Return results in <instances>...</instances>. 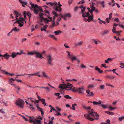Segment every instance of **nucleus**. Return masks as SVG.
<instances>
[{"mask_svg":"<svg viewBox=\"0 0 124 124\" xmlns=\"http://www.w3.org/2000/svg\"><path fill=\"white\" fill-rule=\"evenodd\" d=\"M114 20L117 22H119V19L118 18H115V19H114Z\"/></svg>","mask_w":124,"mask_h":124,"instance_id":"nucleus-64","label":"nucleus"},{"mask_svg":"<svg viewBox=\"0 0 124 124\" xmlns=\"http://www.w3.org/2000/svg\"><path fill=\"white\" fill-rule=\"evenodd\" d=\"M56 108L59 111H61V109L60 108H59L58 107H56Z\"/></svg>","mask_w":124,"mask_h":124,"instance_id":"nucleus-63","label":"nucleus"},{"mask_svg":"<svg viewBox=\"0 0 124 124\" xmlns=\"http://www.w3.org/2000/svg\"><path fill=\"white\" fill-rule=\"evenodd\" d=\"M22 0H19V1H20L21 3H24L25 5L26 6H27V5L26 2H24L22 1Z\"/></svg>","mask_w":124,"mask_h":124,"instance_id":"nucleus-52","label":"nucleus"},{"mask_svg":"<svg viewBox=\"0 0 124 124\" xmlns=\"http://www.w3.org/2000/svg\"><path fill=\"white\" fill-rule=\"evenodd\" d=\"M53 14L54 15L55 17H57L58 16V15L57 13L54 11H53L52 12Z\"/></svg>","mask_w":124,"mask_h":124,"instance_id":"nucleus-42","label":"nucleus"},{"mask_svg":"<svg viewBox=\"0 0 124 124\" xmlns=\"http://www.w3.org/2000/svg\"><path fill=\"white\" fill-rule=\"evenodd\" d=\"M17 21L14 23V24L17 23H19V21H24V19L22 18H19L18 19L16 20Z\"/></svg>","mask_w":124,"mask_h":124,"instance_id":"nucleus-24","label":"nucleus"},{"mask_svg":"<svg viewBox=\"0 0 124 124\" xmlns=\"http://www.w3.org/2000/svg\"><path fill=\"white\" fill-rule=\"evenodd\" d=\"M71 59V60L73 62L74 60H77V59L76 58V57L74 56H73Z\"/></svg>","mask_w":124,"mask_h":124,"instance_id":"nucleus-46","label":"nucleus"},{"mask_svg":"<svg viewBox=\"0 0 124 124\" xmlns=\"http://www.w3.org/2000/svg\"><path fill=\"white\" fill-rule=\"evenodd\" d=\"M120 67L122 68H124V63H120Z\"/></svg>","mask_w":124,"mask_h":124,"instance_id":"nucleus-41","label":"nucleus"},{"mask_svg":"<svg viewBox=\"0 0 124 124\" xmlns=\"http://www.w3.org/2000/svg\"><path fill=\"white\" fill-rule=\"evenodd\" d=\"M88 112L89 114H85L84 115V117L86 118L91 121H93L95 120H98V118L97 117L95 118H93L91 117H94L95 116L93 112V109L89 110Z\"/></svg>","mask_w":124,"mask_h":124,"instance_id":"nucleus-1","label":"nucleus"},{"mask_svg":"<svg viewBox=\"0 0 124 124\" xmlns=\"http://www.w3.org/2000/svg\"><path fill=\"white\" fill-rule=\"evenodd\" d=\"M60 16L62 17H71V16L70 13H68L67 14H65L64 15H62L61 14L60 15Z\"/></svg>","mask_w":124,"mask_h":124,"instance_id":"nucleus-17","label":"nucleus"},{"mask_svg":"<svg viewBox=\"0 0 124 124\" xmlns=\"http://www.w3.org/2000/svg\"><path fill=\"white\" fill-rule=\"evenodd\" d=\"M48 37H51L54 38V39L55 40L57 39V38L55 37V36L54 35H50L48 36Z\"/></svg>","mask_w":124,"mask_h":124,"instance_id":"nucleus-39","label":"nucleus"},{"mask_svg":"<svg viewBox=\"0 0 124 124\" xmlns=\"http://www.w3.org/2000/svg\"><path fill=\"white\" fill-rule=\"evenodd\" d=\"M83 107L86 109H91L90 107H86L85 106L83 105Z\"/></svg>","mask_w":124,"mask_h":124,"instance_id":"nucleus-43","label":"nucleus"},{"mask_svg":"<svg viewBox=\"0 0 124 124\" xmlns=\"http://www.w3.org/2000/svg\"><path fill=\"white\" fill-rule=\"evenodd\" d=\"M105 77L106 78H109L110 79H113L115 78L114 76H106Z\"/></svg>","mask_w":124,"mask_h":124,"instance_id":"nucleus-30","label":"nucleus"},{"mask_svg":"<svg viewBox=\"0 0 124 124\" xmlns=\"http://www.w3.org/2000/svg\"><path fill=\"white\" fill-rule=\"evenodd\" d=\"M27 12L25 11H24L23 13V16H24V17L25 18L26 17V16L27 15Z\"/></svg>","mask_w":124,"mask_h":124,"instance_id":"nucleus-59","label":"nucleus"},{"mask_svg":"<svg viewBox=\"0 0 124 124\" xmlns=\"http://www.w3.org/2000/svg\"><path fill=\"white\" fill-rule=\"evenodd\" d=\"M46 59L48 64L50 66L53 65L52 61L53 60L52 58L50 55H48L46 56Z\"/></svg>","mask_w":124,"mask_h":124,"instance_id":"nucleus-8","label":"nucleus"},{"mask_svg":"<svg viewBox=\"0 0 124 124\" xmlns=\"http://www.w3.org/2000/svg\"><path fill=\"white\" fill-rule=\"evenodd\" d=\"M95 70H98L100 73H102L103 72V71L100 70L97 66H96L95 67Z\"/></svg>","mask_w":124,"mask_h":124,"instance_id":"nucleus-25","label":"nucleus"},{"mask_svg":"<svg viewBox=\"0 0 124 124\" xmlns=\"http://www.w3.org/2000/svg\"><path fill=\"white\" fill-rule=\"evenodd\" d=\"M29 118V120L30 123L33 122L34 124H41V121L39 120L35 119L34 117L28 116Z\"/></svg>","mask_w":124,"mask_h":124,"instance_id":"nucleus-5","label":"nucleus"},{"mask_svg":"<svg viewBox=\"0 0 124 124\" xmlns=\"http://www.w3.org/2000/svg\"><path fill=\"white\" fill-rule=\"evenodd\" d=\"M85 1L84 0H82L81 1H80L78 3V4H82L85 3Z\"/></svg>","mask_w":124,"mask_h":124,"instance_id":"nucleus-53","label":"nucleus"},{"mask_svg":"<svg viewBox=\"0 0 124 124\" xmlns=\"http://www.w3.org/2000/svg\"><path fill=\"white\" fill-rule=\"evenodd\" d=\"M15 81V79H14L12 78H11L9 80V83L11 85H13V86H15V84H13V81Z\"/></svg>","mask_w":124,"mask_h":124,"instance_id":"nucleus-19","label":"nucleus"},{"mask_svg":"<svg viewBox=\"0 0 124 124\" xmlns=\"http://www.w3.org/2000/svg\"><path fill=\"white\" fill-rule=\"evenodd\" d=\"M112 13H111L109 15V19H110L111 18H112Z\"/></svg>","mask_w":124,"mask_h":124,"instance_id":"nucleus-62","label":"nucleus"},{"mask_svg":"<svg viewBox=\"0 0 124 124\" xmlns=\"http://www.w3.org/2000/svg\"><path fill=\"white\" fill-rule=\"evenodd\" d=\"M55 18L54 17L53 18V22L52 23V27H54V26H55L56 25H55V22L54 21V20H55Z\"/></svg>","mask_w":124,"mask_h":124,"instance_id":"nucleus-47","label":"nucleus"},{"mask_svg":"<svg viewBox=\"0 0 124 124\" xmlns=\"http://www.w3.org/2000/svg\"><path fill=\"white\" fill-rule=\"evenodd\" d=\"M16 103L17 105L22 108L24 104V102L22 100H18L16 101Z\"/></svg>","mask_w":124,"mask_h":124,"instance_id":"nucleus-10","label":"nucleus"},{"mask_svg":"<svg viewBox=\"0 0 124 124\" xmlns=\"http://www.w3.org/2000/svg\"><path fill=\"white\" fill-rule=\"evenodd\" d=\"M105 112L110 115H114V112H110L108 111H105Z\"/></svg>","mask_w":124,"mask_h":124,"instance_id":"nucleus-33","label":"nucleus"},{"mask_svg":"<svg viewBox=\"0 0 124 124\" xmlns=\"http://www.w3.org/2000/svg\"><path fill=\"white\" fill-rule=\"evenodd\" d=\"M14 13H15V15L16 16V20L18 19L17 17H19V16H20V17L19 18H21V15L18 13V12L16 11L15 10L14 11Z\"/></svg>","mask_w":124,"mask_h":124,"instance_id":"nucleus-16","label":"nucleus"},{"mask_svg":"<svg viewBox=\"0 0 124 124\" xmlns=\"http://www.w3.org/2000/svg\"><path fill=\"white\" fill-rule=\"evenodd\" d=\"M113 60V59L111 58H108L107 60L105 61V62L106 63H108L109 61H111Z\"/></svg>","mask_w":124,"mask_h":124,"instance_id":"nucleus-32","label":"nucleus"},{"mask_svg":"<svg viewBox=\"0 0 124 124\" xmlns=\"http://www.w3.org/2000/svg\"><path fill=\"white\" fill-rule=\"evenodd\" d=\"M101 106L102 107V108L104 109H106L108 108V105H104V104H101Z\"/></svg>","mask_w":124,"mask_h":124,"instance_id":"nucleus-36","label":"nucleus"},{"mask_svg":"<svg viewBox=\"0 0 124 124\" xmlns=\"http://www.w3.org/2000/svg\"><path fill=\"white\" fill-rule=\"evenodd\" d=\"M92 40L93 42L96 44H97L98 43V42L97 41L93 39Z\"/></svg>","mask_w":124,"mask_h":124,"instance_id":"nucleus-55","label":"nucleus"},{"mask_svg":"<svg viewBox=\"0 0 124 124\" xmlns=\"http://www.w3.org/2000/svg\"><path fill=\"white\" fill-rule=\"evenodd\" d=\"M109 31L108 30H106L104 31L102 33V35H104L106 34H107L108 33Z\"/></svg>","mask_w":124,"mask_h":124,"instance_id":"nucleus-38","label":"nucleus"},{"mask_svg":"<svg viewBox=\"0 0 124 124\" xmlns=\"http://www.w3.org/2000/svg\"><path fill=\"white\" fill-rule=\"evenodd\" d=\"M39 72H36L34 73V74H26V75H30V76H37L39 74Z\"/></svg>","mask_w":124,"mask_h":124,"instance_id":"nucleus-29","label":"nucleus"},{"mask_svg":"<svg viewBox=\"0 0 124 124\" xmlns=\"http://www.w3.org/2000/svg\"><path fill=\"white\" fill-rule=\"evenodd\" d=\"M119 120L120 121H121L122 120L124 119V116H122L120 117H119Z\"/></svg>","mask_w":124,"mask_h":124,"instance_id":"nucleus-51","label":"nucleus"},{"mask_svg":"<svg viewBox=\"0 0 124 124\" xmlns=\"http://www.w3.org/2000/svg\"><path fill=\"white\" fill-rule=\"evenodd\" d=\"M72 90L74 92L77 93L78 92L79 93L81 94L83 93V92L82 91H85V89L83 87H81L79 88H75V89L74 90L72 89Z\"/></svg>","mask_w":124,"mask_h":124,"instance_id":"nucleus-7","label":"nucleus"},{"mask_svg":"<svg viewBox=\"0 0 124 124\" xmlns=\"http://www.w3.org/2000/svg\"><path fill=\"white\" fill-rule=\"evenodd\" d=\"M83 43V42L82 41H80L78 42L77 43L75 44V46H81L82 45Z\"/></svg>","mask_w":124,"mask_h":124,"instance_id":"nucleus-35","label":"nucleus"},{"mask_svg":"<svg viewBox=\"0 0 124 124\" xmlns=\"http://www.w3.org/2000/svg\"><path fill=\"white\" fill-rule=\"evenodd\" d=\"M64 97L67 99H72V97L68 95H65L64 96Z\"/></svg>","mask_w":124,"mask_h":124,"instance_id":"nucleus-37","label":"nucleus"},{"mask_svg":"<svg viewBox=\"0 0 124 124\" xmlns=\"http://www.w3.org/2000/svg\"><path fill=\"white\" fill-rule=\"evenodd\" d=\"M40 101H41V102H42V104H45V99H41Z\"/></svg>","mask_w":124,"mask_h":124,"instance_id":"nucleus-57","label":"nucleus"},{"mask_svg":"<svg viewBox=\"0 0 124 124\" xmlns=\"http://www.w3.org/2000/svg\"><path fill=\"white\" fill-rule=\"evenodd\" d=\"M21 53H19L18 52H17L16 53L15 52H13L12 53L11 55H10V57H11L12 58H14L15 57H16L17 55H21Z\"/></svg>","mask_w":124,"mask_h":124,"instance_id":"nucleus-13","label":"nucleus"},{"mask_svg":"<svg viewBox=\"0 0 124 124\" xmlns=\"http://www.w3.org/2000/svg\"><path fill=\"white\" fill-rule=\"evenodd\" d=\"M63 84H62V86L65 87V89L68 90H71V87H73V85L68 83L66 84L64 83V82H63Z\"/></svg>","mask_w":124,"mask_h":124,"instance_id":"nucleus-6","label":"nucleus"},{"mask_svg":"<svg viewBox=\"0 0 124 124\" xmlns=\"http://www.w3.org/2000/svg\"><path fill=\"white\" fill-rule=\"evenodd\" d=\"M29 105L30 106V108H31L33 110L34 109V107H33V105L32 104H31L30 103H29Z\"/></svg>","mask_w":124,"mask_h":124,"instance_id":"nucleus-48","label":"nucleus"},{"mask_svg":"<svg viewBox=\"0 0 124 124\" xmlns=\"http://www.w3.org/2000/svg\"><path fill=\"white\" fill-rule=\"evenodd\" d=\"M36 53L35 54H36L35 56V57L37 58L39 57L40 59H42V58H44L40 53L38 52L37 51H36Z\"/></svg>","mask_w":124,"mask_h":124,"instance_id":"nucleus-14","label":"nucleus"},{"mask_svg":"<svg viewBox=\"0 0 124 124\" xmlns=\"http://www.w3.org/2000/svg\"><path fill=\"white\" fill-rule=\"evenodd\" d=\"M118 25V24H117L115 23L114 24V25H113V29L112 30V31L113 33H117V34H119V33L120 32V31H116V27Z\"/></svg>","mask_w":124,"mask_h":124,"instance_id":"nucleus-12","label":"nucleus"},{"mask_svg":"<svg viewBox=\"0 0 124 124\" xmlns=\"http://www.w3.org/2000/svg\"><path fill=\"white\" fill-rule=\"evenodd\" d=\"M89 15V13L88 15H86L85 17H84V20L86 22L88 21L89 22H90L91 20L93 21V15L91 16H90Z\"/></svg>","mask_w":124,"mask_h":124,"instance_id":"nucleus-9","label":"nucleus"},{"mask_svg":"<svg viewBox=\"0 0 124 124\" xmlns=\"http://www.w3.org/2000/svg\"><path fill=\"white\" fill-rule=\"evenodd\" d=\"M36 51H32L31 52H29L27 53V54L28 55H33L36 53Z\"/></svg>","mask_w":124,"mask_h":124,"instance_id":"nucleus-26","label":"nucleus"},{"mask_svg":"<svg viewBox=\"0 0 124 124\" xmlns=\"http://www.w3.org/2000/svg\"><path fill=\"white\" fill-rule=\"evenodd\" d=\"M48 26L47 25H44L43 26L44 31H46V29Z\"/></svg>","mask_w":124,"mask_h":124,"instance_id":"nucleus-56","label":"nucleus"},{"mask_svg":"<svg viewBox=\"0 0 124 124\" xmlns=\"http://www.w3.org/2000/svg\"><path fill=\"white\" fill-rule=\"evenodd\" d=\"M0 70H1V71L3 72L5 74L7 75L8 74L9 75H10L11 76H12L14 75V74H10L8 72H6L5 70H2L1 69H0Z\"/></svg>","mask_w":124,"mask_h":124,"instance_id":"nucleus-21","label":"nucleus"},{"mask_svg":"<svg viewBox=\"0 0 124 124\" xmlns=\"http://www.w3.org/2000/svg\"><path fill=\"white\" fill-rule=\"evenodd\" d=\"M80 67L82 68H86V66L84 65L83 64H81L80 66Z\"/></svg>","mask_w":124,"mask_h":124,"instance_id":"nucleus-50","label":"nucleus"},{"mask_svg":"<svg viewBox=\"0 0 124 124\" xmlns=\"http://www.w3.org/2000/svg\"><path fill=\"white\" fill-rule=\"evenodd\" d=\"M100 89L101 90H103L104 89L105 86L104 85H101L99 86Z\"/></svg>","mask_w":124,"mask_h":124,"instance_id":"nucleus-40","label":"nucleus"},{"mask_svg":"<svg viewBox=\"0 0 124 124\" xmlns=\"http://www.w3.org/2000/svg\"><path fill=\"white\" fill-rule=\"evenodd\" d=\"M94 85H89V86L87 87V88H93L94 87Z\"/></svg>","mask_w":124,"mask_h":124,"instance_id":"nucleus-54","label":"nucleus"},{"mask_svg":"<svg viewBox=\"0 0 124 124\" xmlns=\"http://www.w3.org/2000/svg\"><path fill=\"white\" fill-rule=\"evenodd\" d=\"M62 32V31L60 30H58L55 31L54 32V33H55V35H59V34H61Z\"/></svg>","mask_w":124,"mask_h":124,"instance_id":"nucleus-28","label":"nucleus"},{"mask_svg":"<svg viewBox=\"0 0 124 124\" xmlns=\"http://www.w3.org/2000/svg\"><path fill=\"white\" fill-rule=\"evenodd\" d=\"M77 105V104L76 103L72 104V108H70L73 110H75V106Z\"/></svg>","mask_w":124,"mask_h":124,"instance_id":"nucleus-34","label":"nucleus"},{"mask_svg":"<svg viewBox=\"0 0 124 124\" xmlns=\"http://www.w3.org/2000/svg\"><path fill=\"white\" fill-rule=\"evenodd\" d=\"M66 52L68 53V57L70 59L73 56V55L71 54H70V52L69 51H67Z\"/></svg>","mask_w":124,"mask_h":124,"instance_id":"nucleus-31","label":"nucleus"},{"mask_svg":"<svg viewBox=\"0 0 124 124\" xmlns=\"http://www.w3.org/2000/svg\"><path fill=\"white\" fill-rule=\"evenodd\" d=\"M3 57H5V58L7 59H8L9 57H10V55H9L8 53H7L3 55Z\"/></svg>","mask_w":124,"mask_h":124,"instance_id":"nucleus-22","label":"nucleus"},{"mask_svg":"<svg viewBox=\"0 0 124 124\" xmlns=\"http://www.w3.org/2000/svg\"><path fill=\"white\" fill-rule=\"evenodd\" d=\"M99 3H101V4L102 5L103 8H104L105 7V5L104 4V1H102V2L100 1Z\"/></svg>","mask_w":124,"mask_h":124,"instance_id":"nucleus-45","label":"nucleus"},{"mask_svg":"<svg viewBox=\"0 0 124 124\" xmlns=\"http://www.w3.org/2000/svg\"><path fill=\"white\" fill-rule=\"evenodd\" d=\"M90 91L89 90H87L86 91V93L87 94L86 96L88 97L91 96L93 95V92H91L90 94Z\"/></svg>","mask_w":124,"mask_h":124,"instance_id":"nucleus-15","label":"nucleus"},{"mask_svg":"<svg viewBox=\"0 0 124 124\" xmlns=\"http://www.w3.org/2000/svg\"><path fill=\"white\" fill-rule=\"evenodd\" d=\"M92 102L93 104H94V105H98V102H97L96 101H93V102Z\"/></svg>","mask_w":124,"mask_h":124,"instance_id":"nucleus-58","label":"nucleus"},{"mask_svg":"<svg viewBox=\"0 0 124 124\" xmlns=\"http://www.w3.org/2000/svg\"><path fill=\"white\" fill-rule=\"evenodd\" d=\"M79 8L81 9V12L79 14H82V16L84 17H85L86 15H88L89 14V12H86L85 11L86 9V8L84 7L83 5H81L79 7Z\"/></svg>","mask_w":124,"mask_h":124,"instance_id":"nucleus-4","label":"nucleus"},{"mask_svg":"<svg viewBox=\"0 0 124 124\" xmlns=\"http://www.w3.org/2000/svg\"><path fill=\"white\" fill-rule=\"evenodd\" d=\"M90 7L91 8V10L93 11H94L96 8H95V7H92V6H91Z\"/></svg>","mask_w":124,"mask_h":124,"instance_id":"nucleus-49","label":"nucleus"},{"mask_svg":"<svg viewBox=\"0 0 124 124\" xmlns=\"http://www.w3.org/2000/svg\"><path fill=\"white\" fill-rule=\"evenodd\" d=\"M30 4L31 5V7H30V8L31 9V8L34 9V13L36 15L38 14L39 11L42 12H43V11L41 7H39L37 5L35 4L34 5V4L33 3L31 2H30Z\"/></svg>","mask_w":124,"mask_h":124,"instance_id":"nucleus-2","label":"nucleus"},{"mask_svg":"<svg viewBox=\"0 0 124 124\" xmlns=\"http://www.w3.org/2000/svg\"><path fill=\"white\" fill-rule=\"evenodd\" d=\"M57 6L58 5L56 6H55V7L54 8V10L57 11L61 12L62 9L60 7L62 6V5L61 4H59L58 6Z\"/></svg>","mask_w":124,"mask_h":124,"instance_id":"nucleus-11","label":"nucleus"},{"mask_svg":"<svg viewBox=\"0 0 124 124\" xmlns=\"http://www.w3.org/2000/svg\"><path fill=\"white\" fill-rule=\"evenodd\" d=\"M46 15L45 14H44L43 13H39V16L40 19V22H42L43 20H44L45 21V22L46 23H47L52 20V17L48 16L47 18H45L43 16V15Z\"/></svg>","mask_w":124,"mask_h":124,"instance_id":"nucleus-3","label":"nucleus"},{"mask_svg":"<svg viewBox=\"0 0 124 124\" xmlns=\"http://www.w3.org/2000/svg\"><path fill=\"white\" fill-rule=\"evenodd\" d=\"M42 74L44 77L48 79L50 78V77L49 76L46 75V73L45 72L42 71Z\"/></svg>","mask_w":124,"mask_h":124,"instance_id":"nucleus-23","label":"nucleus"},{"mask_svg":"<svg viewBox=\"0 0 124 124\" xmlns=\"http://www.w3.org/2000/svg\"><path fill=\"white\" fill-rule=\"evenodd\" d=\"M57 112V114H55V115L57 116H61L62 115L60 113L58 112Z\"/></svg>","mask_w":124,"mask_h":124,"instance_id":"nucleus-60","label":"nucleus"},{"mask_svg":"<svg viewBox=\"0 0 124 124\" xmlns=\"http://www.w3.org/2000/svg\"><path fill=\"white\" fill-rule=\"evenodd\" d=\"M46 4L48 5L49 4H50L51 6H54V8L55 7V6H56V5H58L57 3L56 2H55L54 3L49 2L47 3Z\"/></svg>","mask_w":124,"mask_h":124,"instance_id":"nucleus-18","label":"nucleus"},{"mask_svg":"<svg viewBox=\"0 0 124 124\" xmlns=\"http://www.w3.org/2000/svg\"><path fill=\"white\" fill-rule=\"evenodd\" d=\"M20 30L18 29L17 27H15L13 28L11 30V32H12L13 31L16 32H18L20 31Z\"/></svg>","mask_w":124,"mask_h":124,"instance_id":"nucleus-20","label":"nucleus"},{"mask_svg":"<svg viewBox=\"0 0 124 124\" xmlns=\"http://www.w3.org/2000/svg\"><path fill=\"white\" fill-rule=\"evenodd\" d=\"M25 21H19V23H18V24H19L18 25L19 26L22 27L23 25V22Z\"/></svg>","mask_w":124,"mask_h":124,"instance_id":"nucleus-27","label":"nucleus"},{"mask_svg":"<svg viewBox=\"0 0 124 124\" xmlns=\"http://www.w3.org/2000/svg\"><path fill=\"white\" fill-rule=\"evenodd\" d=\"M27 40V39L26 38H23L22 39V42L23 43L25 41Z\"/></svg>","mask_w":124,"mask_h":124,"instance_id":"nucleus-61","label":"nucleus"},{"mask_svg":"<svg viewBox=\"0 0 124 124\" xmlns=\"http://www.w3.org/2000/svg\"><path fill=\"white\" fill-rule=\"evenodd\" d=\"M108 108H109L110 110H112L116 108L110 106H108Z\"/></svg>","mask_w":124,"mask_h":124,"instance_id":"nucleus-44","label":"nucleus"}]
</instances>
